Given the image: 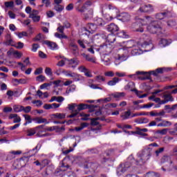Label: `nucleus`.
Masks as SVG:
<instances>
[{
  "mask_svg": "<svg viewBox=\"0 0 177 177\" xmlns=\"http://www.w3.org/2000/svg\"><path fill=\"white\" fill-rule=\"evenodd\" d=\"M12 46H15V48H17V49H23L24 48V44L21 41H19L18 43H14V45Z\"/></svg>",
  "mask_w": 177,
  "mask_h": 177,
  "instance_id": "42",
  "label": "nucleus"
},
{
  "mask_svg": "<svg viewBox=\"0 0 177 177\" xmlns=\"http://www.w3.org/2000/svg\"><path fill=\"white\" fill-rule=\"evenodd\" d=\"M149 114L151 117H162V115H165V111H161L160 112L156 113L154 111H151Z\"/></svg>",
  "mask_w": 177,
  "mask_h": 177,
  "instance_id": "27",
  "label": "nucleus"
},
{
  "mask_svg": "<svg viewBox=\"0 0 177 177\" xmlns=\"http://www.w3.org/2000/svg\"><path fill=\"white\" fill-rule=\"evenodd\" d=\"M93 3H95V0H87L84 4L88 8V6H92Z\"/></svg>",
  "mask_w": 177,
  "mask_h": 177,
  "instance_id": "50",
  "label": "nucleus"
},
{
  "mask_svg": "<svg viewBox=\"0 0 177 177\" xmlns=\"http://www.w3.org/2000/svg\"><path fill=\"white\" fill-rule=\"evenodd\" d=\"M101 60L104 64V66H109L111 63V60L110 59V55L107 54H104L101 56Z\"/></svg>",
  "mask_w": 177,
  "mask_h": 177,
  "instance_id": "14",
  "label": "nucleus"
},
{
  "mask_svg": "<svg viewBox=\"0 0 177 177\" xmlns=\"http://www.w3.org/2000/svg\"><path fill=\"white\" fill-rule=\"evenodd\" d=\"M55 127H57V128L55 129V131L56 132H63V131H64L65 129H66L64 126H62V127H59V126H55Z\"/></svg>",
  "mask_w": 177,
  "mask_h": 177,
  "instance_id": "59",
  "label": "nucleus"
},
{
  "mask_svg": "<svg viewBox=\"0 0 177 177\" xmlns=\"http://www.w3.org/2000/svg\"><path fill=\"white\" fill-rule=\"evenodd\" d=\"M86 60L91 62V63H96V59L95 57H90L89 55L86 56Z\"/></svg>",
  "mask_w": 177,
  "mask_h": 177,
  "instance_id": "52",
  "label": "nucleus"
},
{
  "mask_svg": "<svg viewBox=\"0 0 177 177\" xmlns=\"http://www.w3.org/2000/svg\"><path fill=\"white\" fill-rule=\"evenodd\" d=\"M167 15H168V12L158 13L156 15V19H158V20H162L164 17H167Z\"/></svg>",
  "mask_w": 177,
  "mask_h": 177,
  "instance_id": "35",
  "label": "nucleus"
},
{
  "mask_svg": "<svg viewBox=\"0 0 177 177\" xmlns=\"http://www.w3.org/2000/svg\"><path fill=\"white\" fill-rule=\"evenodd\" d=\"M57 60H60V59H63L57 62V66L58 67H63L65 64H66V58H64V57L59 56V57H55Z\"/></svg>",
  "mask_w": 177,
  "mask_h": 177,
  "instance_id": "23",
  "label": "nucleus"
},
{
  "mask_svg": "<svg viewBox=\"0 0 177 177\" xmlns=\"http://www.w3.org/2000/svg\"><path fill=\"white\" fill-rule=\"evenodd\" d=\"M97 29V25L95 24H88L86 28H84V31H88L89 32L93 33Z\"/></svg>",
  "mask_w": 177,
  "mask_h": 177,
  "instance_id": "12",
  "label": "nucleus"
},
{
  "mask_svg": "<svg viewBox=\"0 0 177 177\" xmlns=\"http://www.w3.org/2000/svg\"><path fill=\"white\" fill-rule=\"evenodd\" d=\"M140 23L142 26L149 24L147 27V30L151 34H158V35L162 34V28L160 26V22L158 21H153V18L151 17H146L145 19H141Z\"/></svg>",
  "mask_w": 177,
  "mask_h": 177,
  "instance_id": "1",
  "label": "nucleus"
},
{
  "mask_svg": "<svg viewBox=\"0 0 177 177\" xmlns=\"http://www.w3.org/2000/svg\"><path fill=\"white\" fill-rule=\"evenodd\" d=\"M162 98L164 100L160 102V104H165L168 103V102H174V97H172V95L171 93L164 94L162 95Z\"/></svg>",
  "mask_w": 177,
  "mask_h": 177,
  "instance_id": "9",
  "label": "nucleus"
},
{
  "mask_svg": "<svg viewBox=\"0 0 177 177\" xmlns=\"http://www.w3.org/2000/svg\"><path fill=\"white\" fill-rule=\"evenodd\" d=\"M86 127H88V123L86 122L82 123L80 127H77L75 128V131H76V132H80V131H82L84 128H86Z\"/></svg>",
  "mask_w": 177,
  "mask_h": 177,
  "instance_id": "31",
  "label": "nucleus"
},
{
  "mask_svg": "<svg viewBox=\"0 0 177 177\" xmlns=\"http://www.w3.org/2000/svg\"><path fill=\"white\" fill-rule=\"evenodd\" d=\"M43 44H44L45 45H47V46L52 50H55V49H57V44H56V43L53 41L46 40L43 41Z\"/></svg>",
  "mask_w": 177,
  "mask_h": 177,
  "instance_id": "16",
  "label": "nucleus"
},
{
  "mask_svg": "<svg viewBox=\"0 0 177 177\" xmlns=\"http://www.w3.org/2000/svg\"><path fill=\"white\" fill-rule=\"evenodd\" d=\"M96 26H104L106 24V22L103 21V19L98 18L96 21Z\"/></svg>",
  "mask_w": 177,
  "mask_h": 177,
  "instance_id": "46",
  "label": "nucleus"
},
{
  "mask_svg": "<svg viewBox=\"0 0 177 177\" xmlns=\"http://www.w3.org/2000/svg\"><path fill=\"white\" fill-rule=\"evenodd\" d=\"M6 8H13L15 6V2L13 1H6L4 3Z\"/></svg>",
  "mask_w": 177,
  "mask_h": 177,
  "instance_id": "47",
  "label": "nucleus"
},
{
  "mask_svg": "<svg viewBox=\"0 0 177 177\" xmlns=\"http://www.w3.org/2000/svg\"><path fill=\"white\" fill-rule=\"evenodd\" d=\"M172 70L171 68H158L156 70V71H152L153 75H157V74H162L164 71H168Z\"/></svg>",
  "mask_w": 177,
  "mask_h": 177,
  "instance_id": "17",
  "label": "nucleus"
},
{
  "mask_svg": "<svg viewBox=\"0 0 177 177\" xmlns=\"http://www.w3.org/2000/svg\"><path fill=\"white\" fill-rule=\"evenodd\" d=\"M151 148L148 147L146 149L142 150L141 152H139L137 156L138 158V161H136V165H138L139 162H146L150 160L151 157Z\"/></svg>",
  "mask_w": 177,
  "mask_h": 177,
  "instance_id": "2",
  "label": "nucleus"
},
{
  "mask_svg": "<svg viewBox=\"0 0 177 177\" xmlns=\"http://www.w3.org/2000/svg\"><path fill=\"white\" fill-rule=\"evenodd\" d=\"M124 48L126 49H131V48H133L134 46H136V42L133 40H129L126 42H124Z\"/></svg>",
  "mask_w": 177,
  "mask_h": 177,
  "instance_id": "19",
  "label": "nucleus"
},
{
  "mask_svg": "<svg viewBox=\"0 0 177 177\" xmlns=\"http://www.w3.org/2000/svg\"><path fill=\"white\" fill-rule=\"evenodd\" d=\"M64 10V6L62 5H55L54 6V10H56L58 13L62 12Z\"/></svg>",
  "mask_w": 177,
  "mask_h": 177,
  "instance_id": "36",
  "label": "nucleus"
},
{
  "mask_svg": "<svg viewBox=\"0 0 177 177\" xmlns=\"http://www.w3.org/2000/svg\"><path fill=\"white\" fill-rule=\"evenodd\" d=\"M117 107L116 103H109L105 105V109H115Z\"/></svg>",
  "mask_w": 177,
  "mask_h": 177,
  "instance_id": "48",
  "label": "nucleus"
},
{
  "mask_svg": "<svg viewBox=\"0 0 177 177\" xmlns=\"http://www.w3.org/2000/svg\"><path fill=\"white\" fill-rule=\"evenodd\" d=\"M53 117L57 120H64L66 118V114L57 113L53 115Z\"/></svg>",
  "mask_w": 177,
  "mask_h": 177,
  "instance_id": "32",
  "label": "nucleus"
},
{
  "mask_svg": "<svg viewBox=\"0 0 177 177\" xmlns=\"http://www.w3.org/2000/svg\"><path fill=\"white\" fill-rule=\"evenodd\" d=\"M26 120V123H24V125H27V124H31L32 122V120H31V116L30 115H23Z\"/></svg>",
  "mask_w": 177,
  "mask_h": 177,
  "instance_id": "39",
  "label": "nucleus"
},
{
  "mask_svg": "<svg viewBox=\"0 0 177 177\" xmlns=\"http://www.w3.org/2000/svg\"><path fill=\"white\" fill-rule=\"evenodd\" d=\"M39 48V45L38 44H33L32 46V52H37Z\"/></svg>",
  "mask_w": 177,
  "mask_h": 177,
  "instance_id": "58",
  "label": "nucleus"
},
{
  "mask_svg": "<svg viewBox=\"0 0 177 177\" xmlns=\"http://www.w3.org/2000/svg\"><path fill=\"white\" fill-rule=\"evenodd\" d=\"M159 44L161 46H167L169 45V42L168 41V40L167 39H161L159 42Z\"/></svg>",
  "mask_w": 177,
  "mask_h": 177,
  "instance_id": "41",
  "label": "nucleus"
},
{
  "mask_svg": "<svg viewBox=\"0 0 177 177\" xmlns=\"http://www.w3.org/2000/svg\"><path fill=\"white\" fill-rule=\"evenodd\" d=\"M66 177H77V174L73 171H69L67 173Z\"/></svg>",
  "mask_w": 177,
  "mask_h": 177,
  "instance_id": "64",
  "label": "nucleus"
},
{
  "mask_svg": "<svg viewBox=\"0 0 177 177\" xmlns=\"http://www.w3.org/2000/svg\"><path fill=\"white\" fill-rule=\"evenodd\" d=\"M104 19L106 21H111V20H113V17L111 16H110V15H108V14L104 15Z\"/></svg>",
  "mask_w": 177,
  "mask_h": 177,
  "instance_id": "62",
  "label": "nucleus"
},
{
  "mask_svg": "<svg viewBox=\"0 0 177 177\" xmlns=\"http://www.w3.org/2000/svg\"><path fill=\"white\" fill-rule=\"evenodd\" d=\"M161 164H165V162H167L168 165H171L172 164V159H171V157L165 156L160 159Z\"/></svg>",
  "mask_w": 177,
  "mask_h": 177,
  "instance_id": "22",
  "label": "nucleus"
},
{
  "mask_svg": "<svg viewBox=\"0 0 177 177\" xmlns=\"http://www.w3.org/2000/svg\"><path fill=\"white\" fill-rule=\"evenodd\" d=\"M32 121H34L35 124H49V121L44 118H35L32 119Z\"/></svg>",
  "mask_w": 177,
  "mask_h": 177,
  "instance_id": "18",
  "label": "nucleus"
},
{
  "mask_svg": "<svg viewBox=\"0 0 177 177\" xmlns=\"http://www.w3.org/2000/svg\"><path fill=\"white\" fill-rule=\"evenodd\" d=\"M86 6H84V4L82 5V7H80V6L76 7L77 12H79V13H84V12L86 10Z\"/></svg>",
  "mask_w": 177,
  "mask_h": 177,
  "instance_id": "34",
  "label": "nucleus"
},
{
  "mask_svg": "<svg viewBox=\"0 0 177 177\" xmlns=\"http://www.w3.org/2000/svg\"><path fill=\"white\" fill-rule=\"evenodd\" d=\"M32 103L33 104H35V106H37V107H41V106H42V101H41V100H33L32 102Z\"/></svg>",
  "mask_w": 177,
  "mask_h": 177,
  "instance_id": "53",
  "label": "nucleus"
},
{
  "mask_svg": "<svg viewBox=\"0 0 177 177\" xmlns=\"http://www.w3.org/2000/svg\"><path fill=\"white\" fill-rule=\"evenodd\" d=\"M45 73L47 75H52V68H50L49 67H46L45 69Z\"/></svg>",
  "mask_w": 177,
  "mask_h": 177,
  "instance_id": "63",
  "label": "nucleus"
},
{
  "mask_svg": "<svg viewBox=\"0 0 177 177\" xmlns=\"http://www.w3.org/2000/svg\"><path fill=\"white\" fill-rule=\"evenodd\" d=\"M88 167H91V168L93 169V171H95V169H97L98 165L97 163H90L88 164Z\"/></svg>",
  "mask_w": 177,
  "mask_h": 177,
  "instance_id": "61",
  "label": "nucleus"
},
{
  "mask_svg": "<svg viewBox=\"0 0 177 177\" xmlns=\"http://www.w3.org/2000/svg\"><path fill=\"white\" fill-rule=\"evenodd\" d=\"M66 62L67 67H69L71 68H75L77 67V64H79V63H80V62H78V60H77L75 59H68L66 58Z\"/></svg>",
  "mask_w": 177,
  "mask_h": 177,
  "instance_id": "8",
  "label": "nucleus"
},
{
  "mask_svg": "<svg viewBox=\"0 0 177 177\" xmlns=\"http://www.w3.org/2000/svg\"><path fill=\"white\" fill-rule=\"evenodd\" d=\"M165 150V148L164 147H161V148H159L158 150H156L155 151V154L156 156V157H158L160 156V154H161V153H162Z\"/></svg>",
  "mask_w": 177,
  "mask_h": 177,
  "instance_id": "54",
  "label": "nucleus"
},
{
  "mask_svg": "<svg viewBox=\"0 0 177 177\" xmlns=\"http://www.w3.org/2000/svg\"><path fill=\"white\" fill-rule=\"evenodd\" d=\"M88 108V105L85 104H81L79 105H77L76 106V111H75V113H71L69 115V118H74V117H77V115H78V113H80V111H82V110H85V109Z\"/></svg>",
  "mask_w": 177,
  "mask_h": 177,
  "instance_id": "3",
  "label": "nucleus"
},
{
  "mask_svg": "<svg viewBox=\"0 0 177 177\" xmlns=\"http://www.w3.org/2000/svg\"><path fill=\"white\" fill-rule=\"evenodd\" d=\"M13 110H14L15 113H20V112L23 111V106L15 105L13 106Z\"/></svg>",
  "mask_w": 177,
  "mask_h": 177,
  "instance_id": "37",
  "label": "nucleus"
},
{
  "mask_svg": "<svg viewBox=\"0 0 177 177\" xmlns=\"http://www.w3.org/2000/svg\"><path fill=\"white\" fill-rule=\"evenodd\" d=\"M135 88V83H133V82H129L125 86H124V89L126 91H131V92H136V89Z\"/></svg>",
  "mask_w": 177,
  "mask_h": 177,
  "instance_id": "20",
  "label": "nucleus"
},
{
  "mask_svg": "<svg viewBox=\"0 0 177 177\" xmlns=\"http://www.w3.org/2000/svg\"><path fill=\"white\" fill-rule=\"evenodd\" d=\"M168 133V129H163L162 130H158L157 133H159V135H167Z\"/></svg>",
  "mask_w": 177,
  "mask_h": 177,
  "instance_id": "49",
  "label": "nucleus"
},
{
  "mask_svg": "<svg viewBox=\"0 0 177 177\" xmlns=\"http://www.w3.org/2000/svg\"><path fill=\"white\" fill-rule=\"evenodd\" d=\"M142 48L151 50L153 49V44L151 43V38L147 37L146 40L141 44Z\"/></svg>",
  "mask_w": 177,
  "mask_h": 177,
  "instance_id": "7",
  "label": "nucleus"
},
{
  "mask_svg": "<svg viewBox=\"0 0 177 177\" xmlns=\"http://www.w3.org/2000/svg\"><path fill=\"white\" fill-rule=\"evenodd\" d=\"M106 29L107 31L111 32V34H114V32H117V31L120 30V28H118V26L115 25V24H111L107 26Z\"/></svg>",
  "mask_w": 177,
  "mask_h": 177,
  "instance_id": "11",
  "label": "nucleus"
},
{
  "mask_svg": "<svg viewBox=\"0 0 177 177\" xmlns=\"http://www.w3.org/2000/svg\"><path fill=\"white\" fill-rule=\"evenodd\" d=\"M122 21L124 22L129 21L131 20V15L127 12L122 13L121 15Z\"/></svg>",
  "mask_w": 177,
  "mask_h": 177,
  "instance_id": "28",
  "label": "nucleus"
},
{
  "mask_svg": "<svg viewBox=\"0 0 177 177\" xmlns=\"http://www.w3.org/2000/svg\"><path fill=\"white\" fill-rule=\"evenodd\" d=\"M44 125H39L32 129H29L27 130V136H34L35 133L38 132V129H42Z\"/></svg>",
  "mask_w": 177,
  "mask_h": 177,
  "instance_id": "10",
  "label": "nucleus"
},
{
  "mask_svg": "<svg viewBox=\"0 0 177 177\" xmlns=\"http://www.w3.org/2000/svg\"><path fill=\"white\" fill-rule=\"evenodd\" d=\"M138 10L141 13H151V12H153L154 8H153V6H151V4H148L142 6Z\"/></svg>",
  "mask_w": 177,
  "mask_h": 177,
  "instance_id": "5",
  "label": "nucleus"
},
{
  "mask_svg": "<svg viewBox=\"0 0 177 177\" xmlns=\"http://www.w3.org/2000/svg\"><path fill=\"white\" fill-rule=\"evenodd\" d=\"M28 33H27V32H21L17 34L18 38H23V37H28Z\"/></svg>",
  "mask_w": 177,
  "mask_h": 177,
  "instance_id": "55",
  "label": "nucleus"
},
{
  "mask_svg": "<svg viewBox=\"0 0 177 177\" xmlns=\"http://www.w3.org/2000/svg\"><path fill=\"white\" fill-rule=\"evenodd\" d=\"M68 109L72 111L71 114H75V111H77V104H68Z\"/></svg>",
  "mask_w": 177,
  "mask_h": 177,
  "instance_id": "33",
  "label": "nucleus"
},
{
  "mask_svg": "<svg viewBox=\"0 0 177 177\" xmlns=\"http://www.w3.org/2000/svg\"><path fill=\"white\" fill-rule=\"evenodd\" d=\"M145 177H160V174L154 171H151V172L147 173Z\"/></svg>",
  "mask_w": 177,
  "mask_h": 177,
  "instance_id": "38",
  "label": "nucleus"
},
{
  "mask_svg": "<svg viewBox=\"0 0 177 177\" xmlns=\"http://www.w3.org/2000/svg\"><path fill=\"white\" fill-rule=\"evenodd\" d=\"M125 96V93H117L113 95V97L120 98V97H124Z\"/></svg>",
  "mask_w": 177,
  "mask_h": 177,
  "instance_id": "56",
  "label": "nucleus"
},
{
  "mask_svg": "<svg viewBox=\"0 0 177 177\" xmlns=\"http://www.w3.org/2000/svg\"><path fill=\"white\" fill-rule=\"evenodd\" d=\"M98 120H100V118H92L91 119V125L93 127H96V126L99 125V122H97Z\"/></svg>",
  "mask_w": 177,
  "mask_h": 177,
  "instance_id": "43",
  "label": "nucleus"
},
{
  "mask_svg": "<svg viewBox=\"0 0 177 177\" xmlns=\"http://www.w3.org/2000/svg\"><path fill=\"white\" fill-rule=\"evenodd\" d=\"M131 167V163L129 162H126L124 164H121L118 169L117 174L118 175H121V174H124Z\"/></svg>",
  "mask_w": 177,
  "mask_h": 177,
  "instance_id": "4",
  "label": "nucleus"
},
{
  "mask_svg": "<svg viewBox=\"0 0 177 177\" xmlns=\"http://www.w3.org/2000/svg\"><path fill=\"white\" fill-rule=\"evenodd\" d=\"M36 80L39 82H44V81H45V76L40 75L36 77Z\"/></svg>",
  "mask_w": 177,
  "mask_h": 177,
  "instance_id": "57",
  "label": "nucleus"
},
{
  "mask_svg": "<svg viewBox=\"0 0 177 177\" xmlns=\"http://www.w3.org/2000/svg\"><path fill=\"white\" fill-rule=\"evenodd\" d=\"M39 14V11L37 10H32L31 13L29 15L30 19H32V20L35 23H38L39 20H41V16L38 15Z\"/></svg>",
  "mask_w": 177,
  "mask_h": 177,
  "instance_id": "6",
  "label": "nucleus"
},
{
  "mask_svg": "<svg viewBox=\"0 0 177 177\" xmlns=\"http://www.w3.org/2000/svg\"><path fill=\"white\" fill-rule=\"evenodd\" d=\"M78 70L79 71H80V73H86V71L88 70V68H86V67H85L84 66H80L78 67Z\"/></svg>",
  "mask_w": 177,
  "mask_h": 177,
  "instance_id": "60",
  "label": "nucleus"
},
{
  "mask_svg": "<svg viewBox=\"0 0 177 177\" xmlns=\"http://www.w3.org/2000/svg\"><path fill=\"white\" fill-rule=\"evenodd\" d=\"M13 56L16 57V59H20L23 56V54H21L20 52L15 50L14 51V55Z\"/></svg>",
  "mask_w": 177,
  "mask_h": 177,
  "instance_id": "51",
  "label": "nucleus"
},
{
  "mask_svg": "<svg viewBox=\"0 0 177 177\" xmlns=\"http://www.w3.org/2000/svg\"><path fill=\"white\" fill-rule=\"evenodd\" d=\"M69 48H70L73 55H74V56H78L79 52H78V46H77V44H75L74 43H71L69 44Z\"/></svg>",
  "mask_w": 177,
  "mask_h": 177,
  "instance_id": "15",
  "label": "nucleus"
},
{
  "mask_svg": "<svg viewBox=\"0 0 177 177\" xmlns=\"http://www.w3.org/2000/svg\"><path fill=\"white\" fill-rule=\"evenodd\" d=\"M93 17V10L90 9L86 14H84V20H89Z\"/></svg>",
  "mask_w": 177,
  "mask_h": 177,
  "instance_id": "26",
  "label": "nucleus"
},
{
  "mask_svg": "<svg viewBox=\"0 0 177 177\" xmlns=\"http://www.w3.org/2000/svg\"><path fill=\"white\" fill-rule=\"evenodd\" d=\"M120 117L122 118V120H129V118H131V110L123 112L120 115Z\"/></svg>",
  "mask_w": 177,
  "mask_h": 177,
  "instance_id": "25",
  "label": "nucleus"
},
{
  "mask_svg": "<svg viewBox=\"0 0 177 177\" xmlns=\"http://www.w3.org/2000/svg\"><path fill=\"white\" fill-rule=\"evenodd\" d=\"M149 100H153V102H156V103H160L161 102V99L159 97H156L155 95H152L151 96L149 97Z\"/></svg>",
  "mask_w": 177,
  "mask_h": 177,
  "instance_id": "40",
  "label": "nucleus"
},
{
  "mask_svg": "<svg viewBox=\"0 0 177 177\" xmlns=\"http://www.w3.org/2000/svg\"><path fill=\"white\" fill-rule=\"evenodd\" d=\"M95 81H97V82H104L106 81V79L104 78V77L102 76V75H97L95 77Z\"/></svg>",
  "mask_w": 177,
  "mask_h": 177,
  "instance_id": "45",
  "label": "nucleus"
},
{
  "mask_svg": "<svg viewBox=\"0 0 177 177\" xmlns=\"http://www.w3.org/2000/svg\"><path fill=\"white\" fill-rule=\"evenodd\" d=\"M6 45L13 46L15 45V41L12 39V36L9 34L6 35Z\"/></svg>",
  "mask_w": 177,
  "mask_h": 177,
  "instance_id": "21",
  "label": "nucleus"
},
{
  "mask_svg": "<svg viewBox=\"0 0 177 177\" xmlns=\"http://www.w3.org/2000/svg\"><path fill=\"white\" fill-rule=\"evenodd\" d=\"M115 7L111 4H104L102 6V10H114Z\"/></svg>",
  "mask_w": 177,
  "mask_h": 177,
  "instance_id": "30",
  "label": "nucleus"
},
{
  "mask_svg": "<svg viewBox=\"0 0 177 177\" xmlns=\"http://www.w3.org/2000/svg\"><path fill=\"white\" fill-rule=\"evenodd\" d=\"M64 75L66 77H71L72 78H75L77 75L75 73H72L71 71L66 70H64Z\"/></svg>",
  "mask_w": 177,
  "mask_h": 177,
  "instance_id": "29",
  "label": "nucleus"
},
{
  "mask_svg": "<svg viewBox=\"0 0 177 177\" xmlns=\"http://www.w3.org/2000/svg\"><path fill=\"white\" fill-rule=\"evenodd\" d=\"M109 42L113 44V42L115 41V36L113 34L109 35L107 37Z\"/></svg>",
  "mask_w": 177,
  "mask_h": 177,
  "instance_id": "44",
  "label": "nucleus"
},
{
  "mask_svg": "<svg viewBox=\"0 0 177 177\" xmlns=\"http://www.w3.org/2000/svg\"><path fill=\"white\" fill-rule=\"evenodd\" d=\"M99 50L102 53H109L111 52V48L110 44H102L100 46Z\"/></svg>",
  "mask_w": 177,
  "mask_h": 177,
  "instance_id": "13",
  "label": "nucleus"
},
{
  "mask_svg": "<svg viewBox=\"0 0 177 177\" xmlns=\"http://www.w3.org/2000/svg\"><path fill=\"white\" fill-rule=\"evenodd\" d=\"M120 81H121L120 78L113 77V80H109L107 82V85H109V86H114L115 85H117V84H118Z\"/></svg>",
  "mask_w": 177,
  "mask_h": 177,
  "instance_id": "24",
  "label": "nucleus"
}]
</instances>
